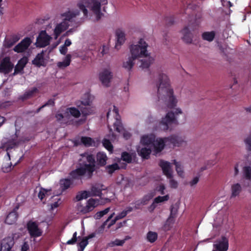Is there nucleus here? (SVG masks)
I'll return each mask as SVG.
<instances>
[{
    "label": "nucleus",
    "mask_w": 251,
    "mask_h": 251,
    "mask_svg": "<svg viewBox=\"0 0 251 251\" xmlns=\"http://www.w3.org/2000/svg\"><path fill=\"white\" fill-rule=\"evenodd\" d=\"M107 3V0H78L76 3L79 9H68L66 11L55 15L51 22L53 25V36L57 39L61 33L66 31V36L73 34L75 31V28L69 29L74 19L80 14L81 11L85 18H93L94 21H98L102 15L101 5Z\"/></svg>",
    "instance_id": "nucleus-1"
},
{
    "label": "nucleus",
    "mask_w": 251,
    "mask_h": 251,
    "mask_svg": "<svg viewBox=\"0 0 251 251\" xmlns=\"http://www.w3.org/2000/svg\"><path fill=\"white\" fill-rule=\"evenodd\" d=\"M183 142L181 138L176 136L155 138L153 134L144 135L141 138L137 151L142 157L148 158L151 151L157 154L161 152L165 146H179Z\"/></svg>",
    "instance_id": "nucleus-2"
},
{
    "label": "nucleus",
    "mask_w": 251,
    "mask_h": 251,
    "mask_svg": "<svg viewBox=\"0 0 251 251\" xmlns=\"http://www.w3.org/2000/svg\"><path fill=\"white\" fill-rule=\"evenodd\" d=\"M156 86L159 100H162L170 108L176 106L178 101L174 95L170 85V79L166 74L161 73L158 75Z\"/></svg>",
    "instance_id": "nucleus-3"
},
{
    "label": "nucleus",
    "mask_w": 251,
    "mask_h": 251,
    "mask_svg": "<svg viewBox=\"0 0 251 251\" xmlns=\"http://www.w3.org/2000/svg\"><path fill=\"white\" fill-rule=\"evenodd\" d=\"M82 158H86L89 163L85 164L83 166L72 171L70 173V176L73 179H78L83 175L87 176L90 177L95 170L94 163L95 160L92 155L85 153L83 154Z\"/></svg>",
    "instance_id": "nucleus-4"
},
{
    "label": "nucleus",
    "mask_w": 251,
    "mask_h": 251,
    "mask_svg": "<svg viewBox=\"0 0 251 251\" xmlns=\"http://www.w3.org/2000/svg\"><path fill=\"white\" fill-rule=\"evenodd\" d=\"M107 122L109 123L110 121L114 120V127L117 132L123 134V137L126 139H128L130 136V133L124 128L121 122L120 116L118 114V109L114 105L109 109L107 113Z\"/></svg>",
    "instance_id": "nucleus-5"
},
{
    "label": "nucleus",
    "mask_w": 251,
    "mask_h": 251,
    "mask_svg": "<svg viewBox=\"0 0 251 251\" xmlns=\"http://www.w3.org/2000/svg\"><path fill=\"white\" fill-rule=\"evenodd\" d=\"M148 44L144 38H140L129 47L130 54L133 58L138 59L148 55Z\"/></svg>",
    "instance_id": "nucleus-6"
},
{
    "label": "nucleus",
    "mask_w": 251,
    "mask_h": 251,
    "mask_svg": "<svg viewBox=\"0 0 251 251\" xmlns=\"http://www.w3.org/2000/svg\"><path fill=\"white\" fill-rule=\"evenodd\" d=\"M99 78L103 86L109 87L113 78V73L110 68H103L99 73Z\"/></svg>",
    "instance_id": "nucleus-7"
},
{
    "label": "nucleus",
    "mask_w": 251,
    "mask_h": 251,
    "mask_svg": "<svg viewBox=\"0 0 251 251\" xmlns=\"http://www.w3.org/2000/svg\"><path fill=\"white\" fill-rule=\"evenodd\" d=\"M176 122L177 120L175 118L174 114L172 112H169L161 119L159 124V128L161 130L166 131L170 128L173 123Z\"/></svg>",
    "instance_id": "nucleus-8"
},
{
    "label": "nucleus",
    "mask_w": 251,
    "mask_h": 251,
    "mask_svg": "<svg viewBox=\"0 0 251 251\" xmlns=\"http://www.w3.org/2000/svg\"><path fill=\"white\" fill-rule=\"evenodd\" d=\"M52 37L48 34L46 30L41 31L36 38L35 45L37 47L44 48L49 45Z\"/></svg>",
    "instance_id": "nucleus-9"
},
{
    "label": "nucleus",
    "mask_w": 251,
    "mask_h": 251,
    "mask_svg": "<svg viewBox=\"0 0 251 251\" xmlns=\"http://www.w3.org/2000/svg\"><path fill=\"white\" fill-rule=\"evenodd\" d=\"M27 228L31 237H38L41 236L42 230L38 227L35 222L29 221L27 224Z\"/></svg>",
    "instance_id": "nucleus-10"
},
{
    "label": "nucleus",
    "mask_w": 251,
    "mask_h": 251,
    "mask_svg": "<svg viewBox=\"0 0 251 251\" xmlns=\"http://www.w3.org/2000/svg\"><path fill=\"white\" fill-rule=\"evenodd\" d=\"M242 182L244 187L249 186L251 183V167L250 165H245L242 169Z\"/></svg>",
    "instance_id": "nucleus-11"
},
{
    "label": "nucleus",
    "mask_w": 251,
    "mask_h": 251,
    "mask_svg": "<svg viewBox=\"0 0 251 251\" xmlns=\"http://www.w3.org/2000/svg\"><path fill=\"white\" fill-rule=\"evenodd\" d=\"M125 31L122 29H118L115 32V48L119 50L121 46L124 44L126 41Z\"/></svg>",
    "instance_id": "nucleus-12"
},
{
    "label": "nucleus",
    "mask_w": 251,
    "mask_h": 251,
    "mask_svg": "<svg viewBox=\"0 0 251 251\" xmlns=\"http://www.w3.org/2000/svg\"><path fill=\"white\" fill-rule=\"evenodd\" d=\"M213 246L218 251H227L228 249V240L226 237L223 236L215 242Z\"/></svg>",
    "instance_id": "nucleus-13"
},
{
    "label": "nucleus",
    "mask_w": 251,
    "mask_h": 251,
    "mask_svg": "<svg viewBox=\"0 0 251 251\" xmlns=\"http://www.w3.org/2000/svg\"><path fill=\"white\" fill-rule=\"evenodd\" d=\"M32 42L30 38L26 37L14 47V50L18 53L23 52L28 49Z\"/></svg>",
    "instance_id": "nucleus-14"
},
{
    "label": "nucleus",
    "mask_w": 251,
    "mask_h": 251,
    "mask_svg": "<svg viewBox=\"0 0 251 251\" xmlns=\"http://www.w3.org/2000/svg\"><path fill=\"white\" fill-rule=\"evenodd\" d=\"M159 165L162 170L164 175L167 177H171L173 176V171L170 162L161 160L159 163Z\"/></svg>",
    "instance_id": "nucleus-15"
},
{
    "label": "nucleus",
    "mask_w": 251,
    "mask_h": 251,
    "mask_svg": "<svg viewBox=\"0 0 251 251\" xmlns=\"http://www.w3.org/2000/svg\"><path fill=\"white\" fill-rule=\"evenodd\" d=\"M14 65L11 63L10 58L8 57L4 58L0 65V72L4 73H8L11 71Z\"/></svg>",
    "instance_id": "nucleus-16"
},
{
    "label": "nucleus",
    "mask_w": 251,
    "mask_h": 251,
    "mask_svg": "<svg viewBox=\"0 0 251 251\" xmlns=\"http://www.w3.org/2000/svg\"><path fill=\"white\" fill-rule=\"evenodd\" d=\"M13 238L7 237L2 240L1 243V251H9L14 245Z\"/></svg>",
    "instance_id": "nucleus-17"
},
{
    "label": "nucleus",
    "mask_w": 251,
    "mask_h": 251,
    "mask_svg": "<svg viewBox=\"0 0 251 251\" xmlns=\"http://www.w3.org/2000/svg\"><path fill=\"white\" fill-rule=\"evenodd\" d=\"M142 58H144L140 60L141 64L139 66L142 69L148 68L154 61V58L151 56L150 52L148 53V56L142 57Z\"/></svg>",
    "instance_id": "nucleus-18"
},
{
    "label": "nucleus",
    "mask_w": 251,
    "mask_h": 251,
    "mask_svg": "<svg viewBox=\"0 0 251 251\" xmlns=\"http://www.w3.org/2000/svg\"><path fill=\"white\" fill-rule=\"evenodd\" d=\"M66 109L58 111L55 116L57 120L61 123H67L69 121L68 114H66Z\"/></svg>",
    "instance_id": "nucleus-19"
},
{
    "label": "nucleus",
    "mask_w": 251,
    "mask_h": 251,
    "mask_svg": "<svg viewBox=\"0 0 251 251\" xmlns=\"http://www.w3.org/2000/svg\"><path fill=\"white\" fill-rule=\"evenodd\" d=\"M136 58L130 55L123 63V67L127 71H131L135 64Z\"/></svg>",
    "instance_id": "nucleus-20"
},
{
    "label": "nucleus",
    "mask_w": 251,
    "mask_h": 251,
    "mask_svg": "<svg viewBox=\"0 0 251 251\" xmlns=\"http://www.w3.org/2000/svg\"><path fill=\"white\" fill-rule=\"evenodd\" d=\"M242 191V187L240 183H235L231 186L230 198H234L238 196Z\"/></svg>",
    "instance_id": "nucleus-21"
},
{
    "label": "nucleus",
    "mask_w": 251,
    "mask_h": 251,
    "mask_svg": "<svg viewBox=\"0 0 251 251\" xmlns=\"http://www.w3.org/2000/svg\"><path fill=\"white\" fill-rule=\"evenodd\" d=\"M32 63L34 65L38 67L46 65V62L44 57L43 51L36 55L34 59L32 61Z\"/></svg>",
    "instance_id": "nucleus-22"
},
{
    "label": "nucleus",
    "mask_w": 251,
    "mask_h": 251,
    "mask_svg": "<svg viewBox=\"0 0 251 251\" xmlns=\"http://www.w3.org/2000/svg\"><path fill=\"white\" fill-rule=\"evenodd\" d=\"M169 199V195H166L164 196H158L155 198L153 203L149 207V210L152 211L156 207V204L167 201Z\"/></svg>",
    "instance_id": "nucleus-23"
},
{
    "label": "nucleus",
    "mask_w": 251,
    "mask_h": 251,
    "mask_svg": "<svg viewBox=\"0 0 251 251\" xmlns=\"http://www.w3.org/2000/svg\"><path fill=\"white\" fill-rule=\"evenodd\" d=\"M71 57L72 56L71 54H67L62 61L57 63V66L61 69H65L70 65L71 61Z\"/></svg>",
    "instance_id": "nucleus-24"
},
{
    "label": "nucleus",
    "mask_w": 251,
    "mask_h": 251,
    "mask_svg": "<svg viewBox=\"0 0 251 251\" xmlns=\"http://www.w3.org/2000/svg\"><path fill=\"white\" fill-rule=\"evenodd\" d=\"M21 38V35L17 34L13 35L10 39L5 40L4 45L7 48L12 47L15 43L18 42Z\"/></svg>",
    "instance_id": "nucleus-25"
},
{
    "label": "nucleus",
    "mask_w": 251,
    "mask_h": 251,
    "mask_svg": "<svg viewBox=\"0 0 251 251\" xmlns=\"http://www.w3.org/2000/svg\"><path fill=\"white\" fill-rule=\"evenodd\" d=\"M182 39L186 43H191L192 41V35L187 27L181 30Z\"/></svg>",
    "instance_id": "nucleus-26"
},
{
    "label": "nucleus",
    "mask_w": 251,
    "mask_h": 251,
    "mask_svg": "<svg viewBox=\"0 0 251 251\" xmlns=\"http://www.w3.org/2000/svg\"><path fill=\"white\" fill-rule=\"evenodd\" d=\"M36 192H38V197L41 201H43L45 199H46L49 193H50V190L42 187H37L36 188Z\"/></svg>",
    "instance_id": "nucleus-27"
},
{
    "label": "nucleus",
    "mask_w": 251,
    "mask_h": 251,
    "mask_svg": "<svg viewBox=\"0 0 251 251\" xmlns=\"http://www.w3.org/2000/svg\"><path fill=\"white\" fill-rule=\"evenodd\" d=\"M27 62V59L26 57H23L21 59L15 68L14 74H18V73L21 72Z\"/></svg>",
    "instance_id": "nucleus-28"
},
{
    "label": "nucleus",
    "mask_w": 251,
    "mask_h": 251,
    "mask_svg": "<svg viewBox=\"0 0 251 251\" xmlns=\"http://www.w3.org/2000/svg\"><path fill=\"white\" fill-rule=\"evenodd\" d=\"M18 218V214L15 211L10 212L6 217L5 223L8 225H12L16 223Z\"/></svg>",
    "instance_id": "nucleus-29"
},
{
    "label": "nucleus",
    "mask_w": 251,
    "mask_h": 251,
    "mask_svg": "<svg viewBox=\"0 0 251 251\" xmlns=\"http://www.w3.org/2000/svg\"><path fill=\"white\" fill-rule=\"evenodd\" d=\"M94 100V97L89 93L85 94L81 99V103L84 105L90 106Z\"/></svg>",
    "instance_id": "nucleus-30"
},
{
    "label": "nucleus",
    "mask_w": 251,
    "mask_h": 251,
    "mask_svg": "<svg viewBox=\"0 0 251 251\" xmlns=\"http://www.w3.org/2000/svg\"><path fill=\"white\" fill-rule=\"evenodd\" d=\"M64 113L65 114V113ZM66 114H68L69 118L70 115L75 118H78L80 115V112L79 110L75 107H70L66 108Z\"/></svg>",
    "instance_id": "nucleus-31"
},
{
    "label": "nucleus",
    "mask_w": 251,
    "mask_h": 251,
    "mask_svg": "<svg viewBox=\"0 0 251 251\" xmlns=\"http://www.w3.org/2000/svg\"><path fill=\"white\" fill-rule=\"evenodd\" d=\"M174 164L176 166V170L178 176L181 177H184V172L183 170V166L182 164L179 162H177L176 160H173Z\"/></svg>",
    "instance_id": "nucleus-32"
},
{
    "label": "nucleus",
    "mask_w": 251,
    "mask_h": 251,
    "mask_svg": "<svg viewBox=\"0 0 251 251\" xmlns=\"http://www.w3.org/2000/svg\"><path fill=\"white\" fill-rule=\"evenodd\" d=\"M103 189L101 188L100 185H96L93 186L90 192V196H100L101 194V190Z\"/></svg>",
    "instance_id": "nucleus-33"
},
{
    "label": "nucleus",
    "mask_w": 251,
    "mask_h": 251,
    "mask_svg": "<svg viewBox=\"0 0 251 251\" xmlns=\"http://www.w3.org/2000/svg\"><path fill=\"white\" fill-rule=\"evenodd\" d=\"M52 203H50V210H53L61 204V200L58 196H53L51 197Z\"/></svg>",
    "instance_id": "nucleus-34"
},
{
    "label": "nucleus",
    "mask_w": 251,
    "mask_h": 251,
    "mask_svg": "<svg viewBox=\"0 0 251 251\" xmlns=\"http://www.w3.org/2000/svg\"><path fill=\"white\" fill-rule=\"evenodd\" d=\"M98 204L99 201L94 199H90L86 203L89 212L92 211Z\"/></svg>",
    "instance_id": "nucleus-35"
},
{
    "label": "nucleus",
    "mask_w": 251,
    "mask_h": 251,
    "mask_svg": "<svg viewBox=\"0 0 251 251\" xmlns=\"http://www.w3.org/2000/svg\"><path fill=\"white\" fill-rule=\"evenodd\" d=\"M76 211L77 213L80 214H84L89 212L86 205H84L80 202L77 204Z\"/></svg>",
    "instance_id": "nucleus-36"
},
{
    "label": "nucleus",
    "mask_w": 251,
    "mask_h": 251,
    "mask_svg": "<svg viewBox=\"0 0 251 251\" xmlns=\"http://www.w3.org/2000/svg\"><path fill=\"white\" fill-rule=\"evenodd\" d=\"M97 161L101 165H104L106 163L107 157L105 153L100 152L97 155Z\"/></svg>",
    "instance_id": "nucleus-37"
},
{
    "label": "nucleus",
    "mask_w": 251,
    "mask_h": 251,
    "mask_svg": "<svg viewBox=\"0 0 251 251\" xmlns=\"http://www.w3.org/2000/svg\"><path fill=\"white\" fill-rule=\"evenodd\" d=\"M90 197V193L89 191H83L78 192L75 197L76 201H80L83 199H86Z\"/></svg>",
    "instance_id": "nucleus-38"
},
{
    "label": "nucleus",
    "mask_w": 251,
    "mask_h": 251,
    "mask_svg": "<svg viewBox=\"0 0 251 251\" xmlns=\"http://www.w3.org/2000/svg\"><path fill=\"white\" fill-rule=\"evenodd\" d=\"M81 142L86 147L94 146L95 144L92 138L88 137H82L81 138Z\"/></svg>",
    "instance_id": "nucleus-39"
},
{
    "label": "nucleus",
    "mask_w": 251,
    "mask_h": 251,
    "mask_svg": "<svg viewBox=\"0 0 251 251\" xmlns=\"http://www.w3.org/2000/svg\"><path fill=\"white\" fill-rule=\"evenodd\" d=\"M215 36L214 31L205 32L202 35V38L204 40L211 42L213 41Z\"/></svg>",
    "instance_id": "nucleus-40"
},
{
    "label": "nucleus",
    "mask_w": 251,
    "mask_h": 251,
    "mask_svg": "<svg viewBox=\"0 0 251 251\" xmlns=\"http://www.w3.org/2000/svg\"><path fill=\"white\" fill-rule=\"evenodd\" d=\"M120 160L119 162V163H120ZM123 166H120L119 164L118 163H115L111 165H109L106 167V169L107 172L110 174H112L115 170L119 169L121 167H122Z\"/></svg>",
    "instance_id": "nucleus-41"
},
{
    "label": "nucleus",
    "mask_w": 251,
    "mask_h": 251,
    "mask_svg": "<svg viewBox=\"0 0 251 251\" xmlns=\"http://www.w3.org/2000/svg\"><path fill=\"white\" fill-rule=\"evenodd\" d=\"M157 238V234L155 232L149 231L147 234V239L151 243L155 242Z\"/></svg>",
    "instance_id": "nucleus-42"
},
{
    "label": "nucleus",
    "mask_w": 251,
    "mask_h": 251,
    "mask_svg": "<svg viewBox=\"0 0 251 251\" xmlns=\"http://www.w3.org/2000/svg\"><path fill=\"white\" fill-rule=\"evenodd\" d=\"M78 241H79V242L78 243V245L80 247V248L81 249L82 251H83V250L84 249V248L86 247V246L88 244V241H87V239L85 238V237L81 238L80 237H78Z\"/></svg>",
    "instance_id": "nucleus-43"
},
{
    "label": "nucleus",
    "mask_w": 251,
    "mask_h": 251,
    "mask_svg": "<svg viewBox=\"0 0 251 251\" xmlns=\"http://www.w3.org/2000/svg\"><path fill=\"white\" fill-rule=\"evenodd\" d=\"M176 213L177 209L174 207L172 208L170 216L167 221V224H171L174 222V219L176 217Z\"/></svg>",
    "instance_id": "nucleus-44"
},
{
    "label": "nucleus",
    "mask_w": 251,
    "mask_h": 251,
    "mask_svg": "<svg viewBox=\"0 0 251 251\" xmlns=\"http://www.w3.org/2000/svg\"><path fill=\"white\" fill-rule=\"evenodd\" d=\"M154 196L153 192H151L145 195L142 199L141 201H139L141 204H146L148 202L151 200Z\"/></svg>",
    "instance_id": "nucleus-45"
},
{
    "label": "nucleus",
    "mask_w": 251,
    "mask_h": 251,
    "mask_svg": "<svg viewBox=\"0 0 251 251\" xmlns=\"http://www.w3.org/2000/svg\"><path fill=\"white\" fill-rule=\"evenodd\" d=\"M60 186L62 190L68 189L71 184V182L69 179H63L60 181Z\"/></svg>",
    "instance_id": "nucleus-46"
},
{
    "label": "nucleus",
    "mask_w": 251,
    "mask_h": 251,
    "mask_svg": "<svg viewBox=\"0 0 251 251\" xmlns=\"http://www.w3.org/2000/svg\"><path fill=\"white\" fill-rule=\"evenodd\" d=\"M126 238L124 240L116 239L114 241H111L108 244L109 246L113 247L115 246H122L126 240Z\"/></svg>",
    "instance_id": "nucleus-47"
},
{
    "label": "nucleus",
    "mask_w": 251,
    "mask_h": 251,
    "mask_svg": "<svg viewBox=\"0 0 251 251\" xmlns=\"http://www.w3.org/2000/svg\"><path fill=\"white\" fill-rule=\"evenodd\" d=\"M244 143L246 149L248 151L251 150V136L248 135L244 139Z\"/></svg>",
    "instance_id": "nucleus-48"
},
{
    "label": "nucleus",
    "mask_w": 251,
    "mask_h": 251,
    "mask_svg": "<svg viewBox=\"0 0 251 251\" xmlns=\"http://www.w3.org/2000/svg\"><path fill=\"white\" fill-rule=\"evenodd\" d=\"M96 109L94 106L84 108L82 110V113L84 116L92 114L95 112Z\"/></svg>",
    "instance_id": "nucleus-49"
},
{
    "label": "nucleus",
    "mask_w": 251,
    "mask_h": 251,
    "mask_svg": "<svg viewBox=\"0 0 251 251\" xmlns=\"http://www.w3.org/2000/svg\"><path fill=\"white\" fill-rule=\"evenodd\" d=\"M103 146L110 152L113 150V146L111 142L107 139H104L102 141Z\"/></svg>",
    "instance_id": "nucleus-50"
},
{
    "label": "nucleus",
    "mask_w": 251,
    "mask_h": 251,
    "mask_svg": "<svg viewBox=\"0 0 251 251\" xmlns=\"http://www.w3.org/2000/svg\"><path fill=\"white\" fill-rule=\"evenodd\" d=\"M110 210V207H107L105 208L104 210L98 212L95 216V217L97 219H100L101 217L103 216L104 215L108 213V212Z\"/></svg>",
    "instance_id": "nucleus-51"
},
{
    "label": "nucleus",
    "mask_w": 251,
    "mask_h": 251,
    "mask_svg": "<svg viewBox=\"0 0 251 251\" xmlns=\"http://www.w3.org/2000/svg\"><path fill=\"white\" fill-rule=\"evenodd\" d=\"M167 178L170 179L169 183L171 188L175 189L177 187L178 182L173 178V176L171 177H167Z\"/></svg>",
    "instance_id": "nucleus-52"
},
{
    "label": "nucleus",
    "mask_w": 251,
    "mask_h": 251,
    "mask_svg": "<svg viewBox=\"0 0 251 251\" xmlns=\"http://www.w3.org/2000/svg\"><path fill=\"white\" fill-rule=\"evenodd\" d=\"M77 232H74V234H73L72 238L71 239L69 240L67 242L66 244H68V245H74V244H75L76 243V241L77 240V238H78L77 237Z\"/></svg>",
    "instance_id": "nucleus-53"
},
{
    "label": "nucleus",
    "mask_w": 251,
    "mask_h": 251,
    "mask_svg": "<svg viewBox=\"0 0 251 251\" xmlns=\"http://www.w3.org/2000/svg\"><path fill=\"white\" fill-rule=\"evenodd\" d=\"M109 47L107 45H103L99 49V52L102 55H103L108 53Z\"/></svg>",
    "instance_id": "nucleus-54"
},
{
    "label": "nucleus",
    "mask_w": 251,
    "mask_h": 251,
    "mask_svg": "<svg viewBox=\"0 0 251 251\" xmlns=\"http://www.w3.org/2000/svg\"><path fill=\"white\" fill-rule=\"evenodd\" d=\"M122 159L127 163H129L131 161V157L128 153L123 152L122 155Z\"/></svg>",
    "instance_id": "nucleus-55"
},
{
    "label": "nucleus",
    "mask_w": 251,
    "mask_h": 251,
    "mask_svg": "<svg viewBox=\"0 0 251 251\" xmlns=\"http://www.w3.org/2000/svg\"><path fill=\"white\" fill-rule=\"evenodd\" d=\"M166 187L164 184L161 183L159 184L155 188L156 191L160 193L161 195H164L165 194L164 190H165Z\"/></svg>",
    "instance_id": "nucleus-56"
},
{
    "label": "nucleus",
    "mask_w": 251,
    "mask_h": 251,
    "mask_svg": "<svg viewBox=\"0 0 251 251\" xmlns=\"http://www.w3.org/2000/svg\"><path fill=\"white\" fill-rule=\"evenodd\" d=\"M172 113L174 114L175 118L176 119V117L179 115H181L183 114V111L182 109L179 107H177L175 108L173 111H171Z\"/></svg>",
    "instance_id": "nucleus-57"
},
{
    "label": "nucleus",
    "mask_w": 251,
    "mask_h": 251,
    "mask_svg": "<svg viewBox=\"0 0 251 251\" xmlns=\"http://www.w3.org/2000/svg\"><path fill=\"white\" fill-rule=\"evenodd\" d=\"M11 165L9 164L4 163L2 166V171L4 173H7L11 170Z\"/></svg>",
    "instance_id": "nucleus-58"
},
{
    "label": "nucleus",
    "mask_w": 251,
    "mask_h": 251,
    "mask_svg": "<svg viewBox=\"0 0 251 251\" xmlns=\"http://www.w3.org/2000/svg\"><path fill=\"white\" fill-rule=\"evenodd\" d=\"M37 91V88H33L31 90H30L28 92H26L24 95L25 98H27L31 96L34 93L36 92Z\"/></svg>",
    "instance_id": "nucleus-59"
},
{
    "label": "nucleus",
    "mask_w": 251,
    "mask_h": 251,
    "mask_svg": "<svg viewBox=\"0 0 251 251\" xmlns=\"http://www.w3.org/2000/svg\"><path fill=\"white\" fill-rule=\"evenodd\" d=\"M199 181V177L196 176L194 177L190 181H189V184L191 186H195Z\"/></svg>",
    "instance_id": "nucleus-60"
},
{
    "label": "nucleus",
    "mask_w": 251,
    "mask_h": 251,
    "mask_svg": "<svg viewBox=\"0 0 251 251\" xmlns=\"http://www.w3.org/2000/svg\"><path fill=\"white\" fill-rule=\"evenodd\" d=\"M239 163H236L234 167V176H237L239 173Z\"/></svg>",
    "instance_id": "nucleus-61"
},
{
    "label": "nucleus",
    "mask_w": 251,
    "mask_h": 251,
    "mask_svg": "<svg viewBox=\"0 0 251 251\" xmlns=\"http://www.w3.org/2000/svg\"><path fill=\"white\" fill-rule=\"evenodd\" d=\"M127 214V212H126L125 210L122 211L121 213H120L119 214H118L116 217V220H119L124 217H125Z\"/></svg>",
    "instance_id": "nucleus-62"
},
{
    "label": "nucleus",
    "mask_w": 251,
    "mask_h": 251,
    "mask_svg": "<svg viewBox=\"0 0 251 251\" xmlns=\"http://www.w3.org/2000/svg\"><path fill=\"white\" fill-rule=\"evenodd\" d=\"M59 51L62 54L65 55L68 51L67 47L64 45L61 46L59 48Z\"/></svg>",
    "instance_id": "nucleus-63"
},
{
    "label": "nucleus",
    "mask_w": 251,
    "mask_h": 251,
    "mask_svg": "<svg viewBox=\"0 0 251 251\" xmlns=\"http://www.w3.org/2000/svg\"><path fill=\"white\" fill-rule=\"evenodd\" d=\"M29 250V245L27 242H25L21 247V251H27Z\"/></svg>",
    "instance_id": "nucleus-64"
}]
</instances>
